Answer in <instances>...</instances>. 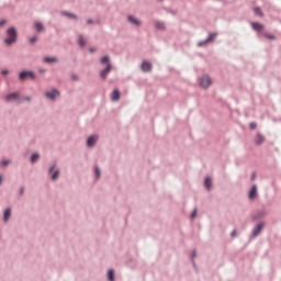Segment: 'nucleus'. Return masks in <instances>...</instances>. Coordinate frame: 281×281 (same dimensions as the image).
Listing matches in <instances>:
<instances>
[{
  "label": "nucleus",
  "mask_w": 281,
  "mask_h": 281,
  "mask_svg": "<svg viewBox=\"0 0 281 281\" xmlns=\"http://www.w3.org/2000/svg\"><path fill=\"white\" fill-rule=\"evenodd\" d=\"M101 64L104 65L106 64V69L102 70L100 72V76L101 78L104 80L106 78V76L109 75V72L111 71L112 69V65L110 64V58L108 56H104L102 59H101Z\"/></svg>",
  "instance_id": "obj_1"
},
{
  "label": "nucleus",
  "mask_w": 281,
  "mask_h": 281,
  "mask_svg": "<svg viewBox=\"0 0 281 281\" xmlns=\"http://www.w3.org/2000/svg\"><path fill=\"white\" fill-rule=\"evenodd\" d=\"M15 41H16V31H15V29H13V26H11L8 30V38L5 40V43L8 45H11V44L15 43Z\"/></svg>",
  "instance_id": "obj_2"
},
{
  "label": "nucleus",
  "mask_w": 281,
  "mask_h": 281,
  "mask_svg": "<svg viewBox=\"0 0 281 281\" xmlns=\"http://www.w3.org/2000/svg\"><path fill=\"white\" fill-rule=\"evenodd\" d=\"M212 85V80L209 76H204L201 80V86L204 89H207Z\"/></svg>",
  "instance_id": "obj_3"
},
{
  "label": "nucleus",
  "mask_w": 281,
  "mask_h": 281,
  "mask_svg": "<svg viewBox=\"0 0 281 281\" xmlns=\"http://www.w3.org/2000/svg\"><path fill=\"white\" fill-rule=\"evenodd\" d=\"M20 80H25L26 78H31V79H34L35 76L33 72H30V71H23L20 74Z\"/></svg>",
  "instance_id": "obj_4"
},
{
  "label": "nucleus",
  "mask_w": 281,
  "mask_h": 281,
  "mask_svg": "<svg viewBox=\"0 0 281 281\" xmlns=\"http://www.w3.org/2000/svg\"><path fill=\"white\" fill-rule=\"evenodd\" d=\"M216 36H217V33H211V35L209 36V38L206 41L199 43V46L202 47V46L206 45L207 43L213 42Z\"/></svg>",
  "instance_id": "obj_5"
},
{
  "label": "nucleus",
  "mask_w": 281,
  "mask_h": 281,
  "mask_svg": "<svg viewBox=\"0 0 281 281\" xmlns=\"http://www.w3.org/2000/svg\"><path fill=\"white\" fill-rule=\"evenodd\" d=\"M45 95L50 100H55L59 95V92L57 90H52L50 92H46Z\"/></svg>",
  "instance_id": "obj_6"
},
{
  "label": "nucleus",
  "mask_w": 281,
  "mask_h": 281,
  "mask_svg": "<svg viewBox=\"0 0 281 281\" xmlns=\"http://www.w3.org/2000/svg\"><path fill=\"white\" fill-rule=\"evenodd\" d=\"M142 70H143L144 72H149V71L151 70V64H149V63H147V61H144V63L142 64Z\"/></svg>",
  "instance_id": "obj_7"
},
{
  "label": "nucleus",
  "mask_w": 281,
  "mask_h": 281,
  "mask_svg": "<svg viewBox=\"0 0 281 281\" xmlns=\"http://www.w3.org/2000/svg\"><path fill=\"white\" fill-rule=\"evenodd\" d=\"M265 142V136L258 133L255 138L256 145H261Z\"/></svg>",
  "instance_id": "obj_8"
},
{
  "label": "nucleus",
  "mask_w": 281,
  "mask_h": 281,
  "mask_svg": "<svg viewBox=\"0 0 281 281\" xmlns=\"http://www.w3.org/2000/svg\"><path fill=\"white\" fill-rule=\"evenodd\" d=\"M97 140H98V136H91V137L88 138L87 145L89 147H92L95 144Z\"/></svg>",
  "instance_id": "obj_9"
},
{
  "label": "nucleus",
  "mask_w": 281,
  "mask_h": 281,
  "mask_svg": "<svg viewBox=\"0 0 281 281\" xmlns=\"http://www.w3.org/2000/svg\"><path fill=\"white\" fill-rule=\"evenodd\" d=\"M256 196H257V186H254L252 189H251L250 192H249V198H250L251 200H255Z\"/></svg>",
  "instance_id": "obj_10"
},
{
  "label": "nucleus",
  "mask_w": 281,
  "mask_h": 281,
  "mask_svg": "<svg viewBox=\"0 0 281 281\" xmlns=\"http://www.w3.org/2000/svg\"><path fill=\"white\" fill-rule=\"evenodd\" d=\"M262 228L263 224H259L254 231V236L257 237L261 233Z\"/></svg>",
  "instance_id": "obj_11"
},
{
  "label": "nucleus",
  "mask_w": 281,
  "mask_h": 281,
  "mask_svg": "<svg viewBox=\"0 0 281 281\" xmlns=\"http://www.w3.org/2000/svg\"><path fill=\"white\" fill-rule=\"evenodd\" d=\"M251 25L256 31H261L263 29V24H259V22H252Z\"/></svg>",
  "instance_id": "obj_12"
},
{
  "label": "nucleus",
  "mask_w": 281,
  "mask_h": 281,
  "mask_svg": "<svg viewBox=\"0 0 281 281\" xmlns=\"http://www.w3.org/2000/svg\"><path fill=\"white\" fill-rule=\"evenodd\" d=\"M128 21L133 23L134 25H139L140 22L137 20V18H133V15H128Z\"/></svg>",
  "instance_id": "obj_13"
},
{
  "label": "nucleus",
  "mask_w": 281,
  "mask_h": 281,
  "mask_svg": "<svg viewBox=\"0 0 281 281\" xmlns=\"http://www.w3.org/2000/svg\"><path fill=\"white\" fill-rule=\"evenodd\" d=\"M120 97H121V93L120 91L115 90L113 93H112V100L113 101H119L120 100Z\"/></svg>",
  "instance_id": "obj_14"
},
{
  "label": "nucleus",
  "mask_w": 281,
  "mask_h": 281,
  "mask_svg": "<svg viewBox=\"0 0 281 281\" xmlns=\"http://www.w3.org/2000/svg\"><path fill=\"white\" fill-rule=\"evenodd\" d=\"M35 30L37 32H43L44 31V26H43L42 22H35Z\"/></svg>",
  "instance_id": "obj_15"
},
{
  "label": "nucleus",
  "mask_w": 281,
  "mask_h": 281,
  "mask_svg": "<svg viewBox=\"0 0 281 281\" xmlns=\"http://www.w3.org/2000/svg\"><path fill=\"white\" fill-rule=\"evenodd\" d=\"M19 97H20L19 93H12V94H9V95L5 98V100H7V101H11V100L18 99Z\"/></svg>",
  "instance_id": "obj_16"
},
{
  "label": "nucleus",
  "mask_w": 281,
  "mask_h": 281,
  "mask_svg": "<svg viewBox=\"0 0 281 281\" xmlns=\"http://www.w3.org/2000/svg\"><path fill=\"white\" fill-rule=\"evenodd\" d=\"M205 187L207 190H211V187H212V180L210 178H207L204 182Z\"/></svg>",
  "instance_id": "obj_17"
},
{
  "label": "nucleus",
  "mask_w": 281,
  "mask_h": 281,
  "mask_svg": "<svg viewBox=\"0 0 281 281\" xmlns=\"http://www.w3.org/2000/svg\"><path fill=\"white\" fill-rule=\"evenodd\" d=\"M156 27H157L158 30H165V24H164V22H156Z\"/></svg>",
  "instance_id": "obj_18"
},
{
  "label": "nucleus",
  "mask_w": 281,
  "mask_h": 281,
  "mask_svg": "<svg viewBox=\"0 0 281 281\" xmlns=\"http://www.w3.org/2000/svg\"><path fill=\"white\" fill-rule=\"evenodd\" d=\"M44 61H45V63H48V64H52V63H57V59H56V58H48V57H46V58L44 59Z\"/></svg>",
  "instance_id": "obj_19"
},
{
  "label": "nucleus",
  "mask_w": 281,
  "mask_h": 281,
  "mask_svg": "<svg viewBox=\"0 0 281 281\" xmlns=\"http://www.w3.org/2000/svg\"><path fill=\"white\" fill-rule=\"evenodd\" d=\"M79 45L81 46V47H85L86 46V41L83 40V37L80 35L79 36Z\"/></svg>",
  "instance_id": "obj_20"
},
{
  "label": "nucleus",
  "mask_w": 281,
  "mask_h": 281,
  "mask_svg": "<svg viewBox=\"0 0 281 281\" xmlns=\"http://www.w3.org/2000/svg\"><path fill=\"white\" fill-rule=\"evenodd\" d=\"M10 215H11V211H10V210H7V211L4 212V221H5V222L10 218Z\"/></svg>",
  "instance_id": "obj_21"
},
{
  "label": "nucleus",
  "mask_w": 281,
  "mask_h": 281,
  "mask_svg": "<svg viewBox=\"0 0 281 281\" xmlns=\"http://www.w3.org/2000/svg\"><path fill=\"white\" fill-rule=\"evenodd\" d=\"M108 277L110 281H114V271L110 270Z\"/></svg>",
  "instance_id": "obj_22"
},
{
  "label": "nucleus",
  "mask_w": 281,
  "mask_h": 281,
  "mask_svg": "<svg viewBox=\"0 0 281 281\" xmlns=\"http://www.w3.org/2000/svg\"><path fill=\"white\" fill-rule=\"evenodd\" d=\"M38 158H40V156H38L37 154H34V155L32 156V158H31V161H32V162H35V161L38 160Z\"/></svg>",
  "instance_id": "obj_23"
},
{
  "label": "nucleus",
  "mask_w": 281,
  "mask_h": 281,
  "mask_svg": "<svg viewBox=\"0 0 281 281\" xmlns=\"http://www.w3.org/2000/svg\"><path fill=\"white\" fill-rule=\"evenodd\" d=\"M255 13H256L257 15H262V13H261L259 7H256V8H255Z\"/></svg>",
  "instance_id": "obj_24"
},
{
  "label": "nucleus",
  "mask_w": 281,
  "mask_h": 281,
  "mask_svg": "<svg viewBox=\"0 0 281 281\" xmlns=\"http://www.w3.org/2000/svg\"><path fill=\"white\" fill-rule=\"evenodd\" d=\"M58 176H59V171H56V172L53 175L52 179H53V180H56V179L58 178Z\"/></svg>",
  "instance_id": "obj_25"
},
{
  "label": "nucleus",
  "mask_w": 281,
  "mask_h": 281,
  "mask_svg": "<svg viewBox=\"0 0 281 281\" xmlns=\"http://www.w3.org/2000/svg\"><path fill=\"white\" fill-rule=\"evenodd\" d=\"M37 42V37L36 36H34V37H32L31 40H30V43L31 44H34V43H36Z\"/></svg>",
  "instance_id": "obj_26"
},
{
  "label": "nucleus",
  "mask_w": 281,
  "mask_h": 281,
  "mask_svg": "<svg viewBox=\"0 0 281 281\" xmlns=\"http://www.w3.org/2000/svg\"><path fill=\"white\" fill-rule=\"evenodd\" d=\"M9 164H10L9 160H4V161L1 162V166H2V167H5V166L9 165Z\"/></svg>",
  "instance_id": "obj_27"
},
{
  "label": "nucleus",
  "mask_w": 281,
  "mask_h": 281,
  "mask_svg": "<svg viewBox=\"0 0 281 281\" xmlns=\"http://www.w3.org/2000/svg\"><path fill=\"white\" fill-rule=\"evenodd\" d=\"M250 128H251V130H256V128H257V124H256V123H251V124H250Z\"/></svg>",
  "instance_id": "obj_28"
},
{
  "label": "nucleus",
  "mask_w": 281,
  "mask_h": 281,
  "mask_svg": "<svg viewBox=\"0 0 281 281\" xmlns=\"http://www.w3.org/2000/svg\"><path fill=\"white\" fill-rule=\"evenodd\" d=\"M66 15H68V16H70V18H72V19H77V16H76V15H74L72 13H66Z\"/></svg>",
  "instance_id": "obj_29"
},
{
  "label": "nucleus",
  "mask_w": 281,
  "mask_h": 281,
  "mask_svg": "<svg viewBox=\"0 0 281 281\" xmlns=\"http://www.w3.org/2000/svg\"><path fill=\"white\" fill-rule=\"evenodd\" d=\"M7 23V20H1L0 21V27L3 26Z\"/></svg>",
  "instance_id": "obj_30"
},
{
  "label": "nucleus",
  "mask_w": 281,
  "mask_h": 281,
  "mask_svg": "<svg viewBox=\"0 0 281 281\" xmlns=\"http://www.w3.org/2000/svg\"><path fill=\"white\" fill-rule=\"evenodd\" d=\"M196 214H198V211H196V210H194V211H193V213H192V215H191V216H192V218H194V217L196 216Z\"/></svg>",
  "instance_id": "obj_31"
},
{
  "label": "nucleus",
  "mask_w": 281,
  "mask_h": 281,
  "mask_svg": "<svg viewBox=\"0 0 281 281\" xmlns=\"http://www.w3.org/2000/svg\"><path fill=\"white\" fill-rule=\"evenodd\" d=\"M95 175H97V178L100 177V170L98 168L95 169Z\"/></svg>",
  "instance_id": "obj_32"
},
{
  "label": "nucleus",
  "mask_w": 281,
  "mask_h": 281,
  "mask_svg": "<svg viewBox=\"0 0 281 281\" xmlns=\"http://www.w3.org/2000/svg\"><path fill=\"white\" fill-rule=\"evenodd\" d=\"M267 38L274 40L276 37L273 35H266Z\"/></svg>",
  "instance_id": "obj_33"
},
{
  "label": "nucleus",
  "mask_w": 281,
  "mask_h": 281,
  "mask_svg": "<svg viewBox=\"0 0 281 281\" xmlns=\"http://www.w3.org/2000/svg\"><path fill=\"white\" fill-rule=\"evenodd\" d=\"M232 236H233V237H236V236H237V232L234 231V232L232 233Z\"/></svg>",
  "instance_id": "obj_34"
},
{
  "label": "nucleus",
  "mask_w": 281,
  "mask_h": 281,
  "mask_svg": "<svg viewBox=\"0 0 281 281\" xmlns=\"http://www.w3.org/2000/svg\"><path fill=\"white\" fill-rule=\"evenodd\" d=\"M8 74H9L8 70H3V71H2V75H3V76H5V75H8Z\"/></svg>",
  "instance_id": "obj_35"
},
{
  "label": "nucleus",
  "mask_w": 281,
  "mask_h": 281,
  "mask_svg": "<svg viewBox=\"0 0 281 281\" xmlns=\"http://www.w3.org/2000/svg\"><path fill=\"white\" fill-rule=\"evenodd\" d=\"M71 78H72V80H78L77 76H72Z\"/></svg>",
  "instance_id": "obj_36"
},
{
  "label": "nucleus",
  "mask_w": 281,
  "mask_h": 281,
  "mask_svg": "<svg viewBox=\"0 0 281 281\" xmlns=\"http://www.w3.org/2000/svg\"><path fill=\"white\" fill-rule=\"evenodd\" d=\"M2 180H3V178H2V176H0V184H1Z\"/></svg>",
  "instance_id": "obj_37"
},
{
  "label": "nucleus",
  "mask_w": 281,
  "mask_h": 281,
  "mask_svg": "<svg viewBox=\"0 0 281 281\" xmlns=\"http://www.w3.org/2000/svg\"><path fill=\"white\" fill-rule=\"evenodd\" d=\"M92 23V20H88V24H91Z\"/></svg>",
  "instance_id": "obj_38"
},
{
  "label": "nucleus",
  "mask_w": 281,
  "mask_h": 281,
  "mask_svg": "<svg viewBox=\"0 0 281 281\" xmlns=\"http://www.w3.org/2000/svg\"><path fill=\"white\" fill-rule=\"evenodd\" d=\"M53 169H54V167H52V168L49 169V172H52V171H53Z\"/></svg>",
  "instance_id": "obj_39"
},
{
  "label": "nucleus",
  "mask_w": 281,
  "mask_h": 281,
  "mask_svg": "<svg viewBox=\"0 0 281 281\" xmlns=\"http://www.w3.org/2000/svg\"><path fill=\"white\" fill-rule=\"evenodd\" d=\"M25 100H26V101H30V98H26Z\"/></svg>",
  "instance_id": "obj_40"
},
{
  "label": "nucleus",
  "mask_w": 281,
  "mask_h": 281,
  "mask_svg": "<svg viewBox=\"0 0 281 281\" xmlns=\"http://www.w3.org/2000/svg\"><path fill=\"white\" fill-rule=\"evenodd\" d=\"M91 53H93L94 50L93 49H90Z\"/></svg>",
  "instance_id": "obj_41"
},
{
  "label": "nucleus",
  "mask_w": 281,
  "mask_h": 281,
  "mask_svg": "<svg viewBox=\"0 0 281 281\" xmlns=\"http://www.w3.org/2000/svg\"><path fill=\"white\" fill-rule=\"evenodd\" d=\"M255 178H256V176L254 175V176H252V179H255Z\"/></svg>",
  "instance_id": "obj_42"
},
{
  "label": "nucleus",
  "mask_w": 281,
  "mask_h": 281,
  "mask_svg": "<svg viewBox=\"0 0 281 281\" xmlns=\"http://www.w3.org/2000/svg\"><path fill=\"white\" fill-rule=\"evenodd\" d=\"M195 257V252H193V258Z\"/></svg>",
  "instance_id": "obj_43"
},
{
  "label": "nucleus",
  "mask_w": 281,
  "mask_h": 281,
  "mask_svg": "<svg viewBox=\"0 0 281 281\" xmlns=\"http://www.w3.org/2000/svg\"><path fill=\"white\" fill-rule=\"evenodd\" d=\"M21 193H23V189L21 190Z\"/></svg>",
  "instance_id": "obj_44"
}]
</instances>
